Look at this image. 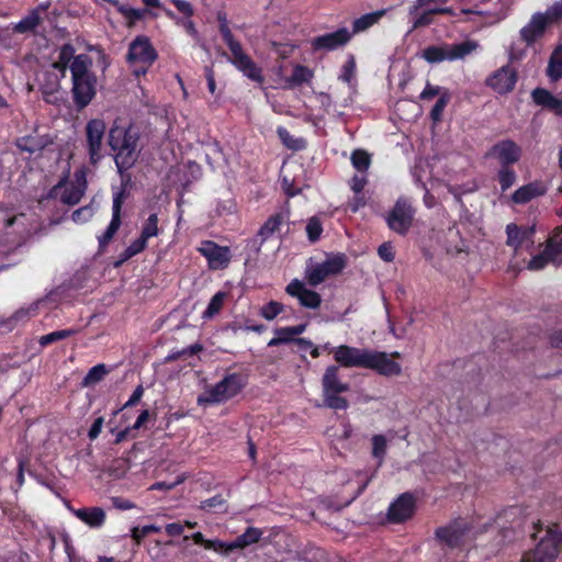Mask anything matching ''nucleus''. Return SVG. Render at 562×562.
Returning <instances> with one entry per match:
<instances>
[{
  "mask_svg": "<svg viewBox=\"0 0 562 562\" xmlns=\"http://www.w3.org/2000/svg\"><path fill=\"white\" fill-rule=\"evenodd\" d=\"M92 58L79 54L70 65L72 100L78 111L90 104L97 92V77L91 71Z\"/></svg>",
  "mask_w": 562,
  "mask_h": 562,
  "instance_id": "obj_1",
  "label": "nucleus"
},
{
  "mask_svg": "<svg viewBox=\"0 0 562 562\" xmlns=\"http://www.w3.org/2000/svg\"><path fill=\"white\" fill-rule=\"evenodd\" d=\"M137 133L131 127L114 125L109 135V144L115 153L114 160L120 172L131 168L137 160Z\"/></svg>",
  "mask_w": 562,
  "mask_h": 562,
  "instance_id": "obj_2",
  "label": "nucleus"
},
{
  "mask_svg": "<svg viewBox=\"0 0 562 562\" xmlns=\"http://www.w3.org/2000/svg\"><path fill=\"white\" fill-rule=\"evenodd\" d=\"M87 190V172L83 167L74 172V179L63 177L47 193V199L59 200L63 204L72 206L80 202Z\"/></svg>",
  "mask_w": 562,
  "mask_h": 562,
  "instance_id": "obj_3",
  "label": "nucleus"
},
{
  "mask_svg": "<svg viewBox=\"0 0 562 562\" xmlns=\"http://www.w3.org/2000/svg\"><path fill=\"white\" fill-rule=\"evenodd\" d=\"M220 31L232 53L231 63L241 71L247 78L258 83H263L261 69L252 61V59L244 52L240 43L236 41L227 25V20L220 25Z\"/></svg>",
  "mask_w": 562,
  "mask_h": 562,
  "instance_id": "obj_4",
  "label": "nucleus"
},
{
  "mask_svg": "<svg viewBox=\"0 0 562 562\" xmlns=\"http://www.w3.org/2000/svg\"><path fill=\"white\" fill-rule=\"evenodd\" d=\"M479 48V43L472 40L457 44H439L426 47L422 57L430 64L456 61L471 55Z\"/></svg>",
  "mask_w": 562,
  "mask_h": 562,
  "instance_id": "obj_5",
  "label": "nucleus"
},
{
  "mask_svg": "<svg viewBox=\"0 0 562 562\" xmlns=\"http://www.w3.org/2000/svg\"><path fill=\"white\" fill-rule=\"evenodd\" d=\"M244 383L237 373L228 374L218 383L207 387L203 394L198 397L199 405H214L224 403L236 396L243 389Z\"/></svg>",
  "mask_w": 562,
  "mask_h": 562,
  "instance_id": "obj_6",
  "label": "nucleus"
},
{
  "mask_svg": "<svg viewBox=\"0 0 562 562\" xmlns=\"http://www.w3.org/2000/svg\"><path fill=\"white\" fill-rule=\"evenodd\" d=\"M156 59L157 52L148 37L137 36L130 44L127 60L132 66H135L133 74L136 77L145 75Z\"/></svg>",
  "mask_w": 562,
  "mask_h": 562,
  "instance_id": "obj_7",
  "label": "nucleus"
},
{
  "mask_svg": "<svg viewBox=\"0 0 562 562\" xmlns=\"http://www.w3.org/2000/svg\"><path fill=\"white\" fill-rule=\"evenodd\" d=\"M346 266V257L341 254L328 257L322 263L311 265L305 270L308 284L316 286L327 277L339 273Z\"/></svg>",
  "mask_w": 562,
  "mask_h": 562,
  "instance_id": "obj_8",
  "label": "nucleus"
},
{
  "mask_svg": "<svg viewBox=\"0 0 562 562\" xmlns=\"http://www.w3.org/2000/svg\"><path fill=\"white\" fill-rule=\"evenodd\" d=\"M414 215L415 210L411 202L406 199H398L385 220L390 229L400 235H405L412 226Z\"/></svg>",
  "mask_w": 562,
  "mask_h": 562,
  "instance_id": "obj_9",
  "label": "nucleus"
},
{
  "mask_svg": "<svg viewBox=\"0 0 562 562\" xmlns=\"http://www.w3.org/2000/svg\"><path fill=\"white\" fill-rule=\"evenodd\" d=\"M158 227V215L153 213L148 216V218L144 222L142 226L140 235L137 239H135L121 255L120 260L114 262L115 267L121 266L124 261L128 260L133 256L142 252L146 246L147 241L151 237H156L159 235Z\"/></svg>",
  "mask_w": 562,
  "mask_h": 562,
  "instance_id": "obj_10",
  "label": "nucleus"
},
{
  "mask_svg": "<svg viewBox=\"0 0 562 562\" xmlns=\"http://www.w3.org/2000/svg\"><path fill=\"white\" fill-rule=\"evenodd\" d=\"M472 527L467 519L459 518L447 526L439 527L436 530L437 540L450 548L462 544L470 536Z\"/></svg>",
  "mask_w": 562,
  "mask_h": 562,
  "instance_id": "obj_11",
  "label": "nucleus"
},
{
  "mask_svg": "<svg viewBox=\"0 0 562 562\" xmlns=\"http://www.w3.org/2000/svg\"><path fill=\"white\" fill-rule=\"evenodd\" d=\"M401 353L398 351H394L391 355L370 350L367 357V363L364 369H370L376 371L379 374L384 376H397L402 374V367L398 362L394 361L392 358H400Z\"/></svg>",
  "mask_w": 562,
  "mask_h": 562,
  "instance_id": "obj_12",
  "label": "nucleus"
},
{
  "mask_svg": "<svg viewBox=\"0 0 562 562\" xmlns=\"http://www.w3.org/2000/svg\"><path fill=\"white\" fill-rule=\"evenodd\" d=\"M198 251L207 260L211 270H223L228 267L232 254L228 246H220L213 240H203Z\"/></svg>",
  "mask_w": 562,
  "mask_h": 562,
  "instance_id": "obj_13",
  "label": "nucleus"
},
{
  "mask_svg": "<svg viewBox=\"0 0 562 562\" xmlns=\"http://www.w3.org/2000/svg\"><path fill=\"white\" fill-rule=\"evenodd\" d=\"M325 349H329L336 362L345 368H366L369 349L356 348L348 345L329 348L328 344L325 345Z\"/></svg>",
  "mask_w": 562,
  "mask_h": 562,
  "instance_id": "obj_14",
  "label": "nucleus"
},
{
  "mask_svg": "<svg viewBox=\"0 0 562 562\" xmlns=\"http://www.w3.org/2000/svg\"><path fill=\"white\" fill-rule=\"evenodd\" d=\"M105 134V122L99 119L90 120L86 125L88 154L91 165H95L103 158L102 139Z\"/></svg>",
  "mask_w": 562,
  "mask_h": 562,
  "instance_id": "obj_15",
  "label": "nucleus"
},
{
  "mask_svg": "<svg viewBox=\"0 0 562 562\" xmlns=\"http://www.w3.org/2000/svg\"><path fill=\"white\" fill-rule=\"evenodd\" d=\"M517 80V70L510 65H505L493 71L485 79V85L498 94H507L514 90Z\"/></svg>",
  "mask_w": 562,
  "mask_h": 562,
  "instance_id": "obj_16",
  "label": "nucleus"
},
{
  "mask_svg": "<svg viewBox=\"0 0 562 562\" xmlns=\"http://www.w3.org/2000/svg\"><path fill=\"white\" fill-rule=\"evenodd\" d=\"M558 536L551 530L540 540L535 550L526 553L522 562H554L558 554Z\"/></svg>",
  "mask_w": 562,
  "mask_h": 562,
  "instance_id": "obj_17",
  "label": "nucleus"
},
{
  "mask_svg": "<svg viewBox=\"0 0 562 562\" xmlns=\"http://www.w3.org/2000/svg\"><path fill=\"white\" fill-rule=\"evenodd\" d=\"M416 499L411 493L401 494L391 503L386 514V520L391 524H401L414 516Z\"/></svg>",
  "mask_w": 562,
  "mask_h": 562,
  "instance_id": "obj_18",
  "label": "nucleus"
},
{
  "mask_svg": "<svg viewBox=\"0 0 562 562\" xmlns=\"http://www.w3.org/2000/svg\"><path fill=\"white\" fill-rule=\"evenodd\" d=\"M562 254V238L554 237L551 238L544 250L532 257L531 260L528 262L527 268L529 270H541L543 269L549 262H553L554 265H561V260L559 259V256Z\"/></svg>",
  "mask_w": 562,
  "mask_h": 562,
  "instance_id": "obj_19",
  "label": "nucleus"
},
{
  "mask_svg": "<svg viewBox=\"0 0 562 562\" xmlns=\"http://www.w3.org/2000/svg\"><path fill=\"white\" fill-rule=\"evenodd\" d=\"M285 293L297 299L299 303L306 308L315 310L322 304L321 295L305 286L304 282L293 279L285 288Z\"/></svg>",
  "mask_w": 562,
  "mask_h": 562,
  "instance_id": "obj_20",
  "label": "nucleus"
},
{
  "mask_svg": "<svg viewBox=\"0 0 562 562\" xmlns=\"http://www.w3.org/2000/svg\"><path fill=\"white\" fill-rule=\"evenodd\" d=\"M60 77L54 70H44L37 77L38 88L43 100L48 104H59Z\"/></svg>",
  "mask_w": 562,
  "mask_h": 562,
  "instance_id": "obj_21",
  "label": "nucleus"
},
{
  "mask_svg": "<svg viewBox=\"0 0 562 562\" xmlns=\"http://www.w3.org/2000/svg\"><path fill=\"white\" fill-rule=\"evenodd\" d=\"M350 38V32L346 27H342L313 38L312 47L315 50H334L346 45Z\"/></svg>",
  "mask_w": 562,
  "mask_h": 562,
  "instance_id": "obj_22",
  "label": "nucleus"
},
{
  "mask_svg": "<svg viewBox=\"0 0 562 562\" xmlns=\"http://www.w3.org/2000/svg\"><path fill=\"white\" fill-rule=\"evenodd\" d=\"M549 23H552V22L550 21V19L546 14V12L544 13H540V12L535 13L531 16L529 23L520 30L521 38L527 44L533 43L538 37H540L543 34V32Z\"/></svg>",
  "mask_w": 562,
  "mask_h": 562,
  "instance_id": "obj_23",
  "label": "nucleus"
},
{
  "mask_svg": "<svg viewBox=\"0 0 562 562\" xmlns=\"http://www.w3.org/2000/svg\"><path fill=\"white\" fill-rule=\"evenodd\" d=\"M491 154L504 166L515 164L520 159L521 148L513 140H503L494 145Z\"/></svg>",
  "mask_w": 562,
  "mask_h": 562,
  "instance_id": "obj_24",
  "label": "nucleus"
},
{
  "mask_svg": "<svg viewBox=\"0 0 562 562\" xmlns=\"http://www.w3.org/2000/svg\"><path fill=\"white\" fill-rule=\"evenodd\" d=\"M323 394L345 393L349 391V385L341 382L338 375V368L329 366L326 368L322 379Z\"/></svg>",
  "mask_w": 562,
  "mask_h": 562,
  "instance_id": "obj_25",
  "label": "nucleus"
},
{
  "mask_svg": "<svg viewBox=\"0 0 562 562\" xmlns=\"http://www.w3.org/2000/svg\"><path fill=\"white\" fill-rule=\"evenodd\" d=\"M72 513L90 528H99L105 520V512L101 507H82L72 509Z\"/></svg>",
  "mask_w": 562,
  "mask_h": 562,
  "instance_id": "obj_26",
  "label": "nucleus"
},
{
  "mask_svg": "<svg viewBox=\"0 0 562 562\" xmlns=\"http://www.w3.org/2000/svg\"><path fill=\"white\" fill-rule=\"evenodd\" d=\"M536 104L549 109L557 115L562 116V100L554 97L550 91L537 88L531 93Z\"/></svg>",
  "mask_w": 562,
  "mask_h": 562,
  "instance_id": "obj_27",
  "label": "nucleus"
},
{
  "mask_svg": "<svg viewBox=\"0 0 562 562\" xmlns=\"http://www.w3.org/2000/svg\"><path fill=\"white\" fill-rule=\"evenodd\" d=\"M389 9H381L374 12L366 13L352 22L351 36L368 31L370 27L378 24L381 19L387 13Z\"/></svg>",
  "mask_w": 562,
  "mask_h": 562,
  "instance_id": "obj_28",
  "label": "nucleus"
},
{
  "mask_svg": "<svg viewBox=\"0 0 562 562\" xmlns=\"http://www.w3.org/2000/svg\"><path fill=\"white\" fill-rule=\"evenodd\" d=\"M314 78V71L303 65H295L292 75L284 79L288 88H295L308 83Z\"/></svg>",
  "mask_w": 562,
  "mask_h": 562,
  "instance_id": "obj_29",
  "label": "nucleus"
},
{
  "mask_svg": "<svg viewBox=\"0 0 562 562\" xmlns=\"http://www.w3.org/2000/svg\"><path fill=\"white\" fill-rule=\"evenodd\" d=\"M262 535L263 532L261 529L256 527H248L243 535L231 542L229 548L234 550L244 549L248 546L257 543L261 539Z\"/></svg>",
  "mask_w": 562,
  "mask_h": 562,
  "instance_id": "obj_30",
  "label": "nucleus"
},
{
  "mask_svg": "<svg viewBox=\"0 0 562 562\" xmlns=\"http://www.w3.org/2000/svg\"><path fill=\"white\" fill-rule=\"evenodd\" d=\"M125 200V191L121 190L114 194L112 207V221L108 227V239L119 229L121 225V207Z\"/></svg>",
  "mask_w": 562,
  "mask_h": 562,
  "instance_id": "obj_31",
  "label": "nucleus"
},
{
  "mask_svg": "<svg viewBox=\"0 0 562 562\" xmlns=\"http://www.w3.org/2000/svg\"><path fill=\"white\" fill-rule=\"evenodd\" d=\"M547 75L551 81H558L562 78V46L558 47L552 53L547 68Z\"/></svg>",
  "mask_w": 562,
  "mask_h": 562,
  "instance_id": "obj_32",
  "label": "nucleus"
},
{
  "mask_svg": "<svg viewBox=\"0 0 562 562\" xmlns=\"http://www.w3.org/2000/svg\"><path fill=\"white\" fill-rule=\"evenodd\" d=\"M282 223L283 216L281 214H274L268 217V220L263 223L258 233L259 236L261 237V240L265 241L272 237V235L280 229Z\"/></svg>",
  "mask_w": 562,
  "mask_h": 562,
  "instance_id": "obj_33",
  "label": "nucleus"
},
{
  "mask_svg": "<svg viewBox=\"0 0 562 562\" xmlns=\"http://www.w3.org/2000/svg\"><path fill=\"white\" fill-rule=\"evenodd\" d=\"M532 232L533 229L521 232L517 225L509 224L506 227L507 244L517 249L525 239H528L531 236Z\"/></svg>",
  "mask_w": 562,
  "mask_h": 562,
  "instance_id": "obj_34",
  "label": "nucleus"
},
{
  "mask_svg": "<svg viewBox=\"0 0 562 562\" xmlns=\"http://www.w3.org/2000/svg\"><path fill=\"white\" fill-rule=\"evenodd\" d=\"M41 22L38 10H32L26 16L19 21L13 30L16 33L23 34L33 31Z\"/></svg>",
  "mask_w": 562,
  "mask_h": 562,
  "instance_id": "obj_35",
  "label": "nucleus"
},
{
  "mask_svg": "<svg viewBox=\"0 0 562 562\" xmlns=\"http://www.w3.org/2000/svg\"><path fill=\"white\" fill-rule=\"evenodd\" d=\"M77 333H78V329H75V328H66V329L55 330L49 334L43 335L40 338L38 344L41 345V347H46V346L57 342L59 340L67 339L71 336L76 335Z\"/></svg>",
  "mask_w": 562,
  "mask_h": 562,
  "instance_id": "obj_36",
  "label": "nucleus"
},
{
  "mask_svg": "<svg viewBox=\"0 0 562 562\" xmlns=\"http://www.w3.org/2000/svg\"><path fill=\"white\" fill-rule=\"evenodd\" d=\"M540 194L541 191L538 189V187L530 183L516 190L513 194V201L515 203H527Z\"/></svg>",
  "mask_w": 562,
  "mask_h": 562,
  "instance_id": "obj_37",
  "label": "nucleus"
},
{
  "mask_svg": "<svg viewBox=\"0 0 562 562\" xmlns=\"http://www.w3.org/2000/svg\"><path fill=\"white\" fill-rule=\"evenodd\" d=\"M104 376H105V363H99V364L92 367L88 371V373L86 374V376L83 378V380L81 382V385L83 387L92 386V385L97 384L98 382L102 381Z\"/></svg>",
  "mask_w": 562,
  "mask_h": 562,
  "instance_id": "obj_38",
  "label": "nucleus"
},
{
  "mask_svg": "<svg viewBox=\"0 0 562 562\" xmlns=\"http://www.w3.org/2000/svg\"><path fill=\"white\" fill-rule=\"evenodd\" d=\"M372 456L378 459L379 464H382L386 454L387 440L383 435H374L371 438Z\"/></svg>",
  "mask_w": 562,
  "mask_h": 562,
  "instance_id": "obj_39",
  "label": "nucleus"
},
{
  "mask_svg": "<svg viewBox=\"0 0 562 562\" xmlns=\"http://www.w3.org/2000/svg\"><path fill=\"white\" fill-rule=\"evenodd\" d=\"M277 133H278V136L280 137L282 144L285 147L293 149V150H300L305 147V142L303 139L294 138L290 134V132L284 127H282V126L278 127Z\"/></svg>",
  "mask_w": 562,
  "mask_h": 562,
  "instance_id": "obj_40",
  "label": "nucleus"
},
{
  "mask_svg": "<svg viewBox=\"0 0 562 562\" xmlns=\"http://www.w3.org/2000/svg\"><path fill=\"white\" fill-rule=\"evenodd\" d=\"M226 299V293L217 292L210 301L206 310L203 313V318L210 319L220 313Z\"/></svg>",
  "mask_w": 562,
  "mask_h": 562,
  "instance_id": "obj_41",
  "label": "nucleus"
},
{
  "mask_svg": "<svg viewBox=\"0 0 562 562\" xmlns=\"http://www.w3.org/2000/svg\"><path fill=\"white\" fill-rule=\"evenodd\" d=\"M352 166L360 172H366L371 164L370 156L364 150H355L351 155Z\"/></svg>",
  "mask_w": 562,
  "mask_h": 562,
  "instance_id": "obj_42",
  "label": "nucleus"
},
{
  "mask_svg": "<svg viewBox=\"0 0 562 562\" xmlns=\"http://www.w3.org/2000/svg\"><path fill=\"white\" fill-rule=\"evenodd\" d=\"M339 394L340 393L323 394L325 406L333 409H347L349 406L348 401L345 397L339 396Z\"/></svg>",
  "mask_w": 562,
  "mask_h": 562,
  "instance_id": "obj_43",
  "label": "nucleus"
},
{
  "mask_svg": "<svg viewBox=\"0 0 562 562\" xmlns=\"http://www.w3.org/2000/svg\"><path fill=\"white\" fill-rule=\"evenodd\" d=\"M305 330V325H296L278 328L276 335H278L283 344L290 342L297 335H301Z\"/></svg>",
  "mask_w": 562,
  "mask_h": 562,
  "instance_id": "obj_44",
  "label": "nucleus"
},
{
  "mask_svg": "<svg viewBox=\"0 0 562 562\" xmlns=\"http://www.w3.org/2000/svg\"><path fill=\"white\" fill-rule=\"evenodd\" d=\"M284 310L283 304L277 301H270L260 308V315L267 319L272 321Z\"/></svg>",
  "mask_w": 562,
  "mask_h": 562,
  "instance_id": "obj_45",
  "label": "nucleus"
},
{
  "mask_svg": "<svg viewBox=\"0 0 562 562\" xmlns=\"http://www.w3.org/2000/svg\"><path fill=\"white\" fill-rule=\"evenodd\" d=\"M94 214L93 202L76 210L71 217L75 223L83 224L88 222Z\"/></svg>",
  "mask_w": 562,
  "mask_h": 562,
  "instance_id": "obj_46",
  "label": "nucleus"
},
{
  "mask_svg": "<svg viewBox=\"0 0 562 562\" xmlns=\"http://www.w3.org/2000/svg\"><path fill=\"white\" fill-rule=\"evenodd\" d=\"M448 102H449V94L447 92L443 93L437 100L436 104L434 105V108L430 112V116L435 122H438L441 120L442 112H443L445 108L447 106Z\"/></svg>",
  "mask_w": 562,
  "mask_h": 562,
  "instance_id": "obj_47",
  "label": "nucleus"
},
{
  "mask_svg": "<svg viewBox=\"0 0 562 562\" xmlns=\"http://www.w3.org/2000/svg\"><path fill=\"white\" fill-rule=\"evenodd\" d=\"M75 53V47L70 43H66L59 48L58 60L71 65L78 56Z\"/></svg>",
  "mask_w": 562,
  "mask_h": 562,
  "instance_id": "obj_48",
  "label": "nucleus"
},
{
  "mask_svg": "<svg viewBox=\"0 0 562 562\" xmlns=\"http://www.w3.org/2000/svg\"><path fill=\"white\" fill-rule=\"evenodd\" d=\"M158 531H160V527L155 525H147L142 528L135 527L132 529V537L137 543H139L150 532Z\"/></svg>",
  "mask_w": 562,
  "mask_h": 562,
  "instance_id": "obj_49",
  "label": "nucleus"
},
{
  "mask_svg": "<svg viewBox=\"0 0 562 562\" xmlns=\"http://www.w3.org/2000/svg\"><path fill=\"white\" fill-rule=\"evenodd\" d=\"M322 225L318 220L311 218L306 225V233L311 241H316L322 234Z\"/></svg>",
  "mask_w": 562,
  "mask_h": 562,
  "instance_id": "obj_50",
  "label": "nucleus"
},
{
  "mask_svg": "<svg viewBox=\"0 0 562 562\" xmlns=\"http://www.w3.org/2000/svg\"><path fill=\"white\" fill-rule=\"evenodd\" d=\"M516 180V175L514 171L504 168L499 171V183L502 187V190L505 191L508 188H510Z\"/></svg>",
  "mask_w": 562,
  "mask_h": 562,
  "instance_id": "obj_51",
  "label": "nucleus"
},
{
  "mask_svg": "<svg viewBox=\"0 0 562 562\" xmlns=\"http://www.w3.org/2000/svg\"><path fill=\"white\" fill-rule=\"evenodd\" d=\"M356 70V63L353 58H349L342 66L341 74L339 76V79L345 82H350Z\"/></svg>",
  "mask_w": 562,
  "mask_h": 562,
  "instance_id": "obj_52",
  "label": "nucleus"
},
{
  "mask_svg": "<svg viewBox=\"0 0 562 562\" xmlns=\"http://www.w3.org/2000/svg\"><path fill=\"white\" fill-rule=\"evenodd\" d=\"M448 11H449L448 9H443V8L428 10L427 12H425L424 14H422L419 18H417L415 20L414 27L424 26V25L429 24L431 22L430 16L434 13H447Z\"/></svg>",
  "mask_w": 562,
  "mask_h": 562,
  "instance_id": "obj_53",
  "label": "nucleus"
},
{
  "mask_svg": "<svg viewBox=\"0 0 562 562\" xmlns=\"http://www.w3.org/2000/svg\"><path fill=\"white\" fill-rule=\"evenodd\" d=\"M231 542H224L221 540H207L205 543V549L213 550L215 552H225L228 553L231 551H234V549H231Z\"/></svg>",
  "mask_w": 562,
  "mask_h": 562,
  "instance_id": "obj_54",
  "label": "nucleus"
},
{
  "mask_svg": "<svg viewBox=\"0 0 562 562\" xmlns=\"http://www.w3.org/2000/svg\"><path fill=\"white\" fill-rule=\"evenodd\" d=\"M124 18L127 21V26L131 27L136 21L140 20L145 11H139L131 8L121 9Z\"/></svg>",
  "mask_w": 562,
  "mask_h": 562,
  "instance_id": "obj_55",
  "label": "nucleus"
},
{
  "mask_svg": "<svg viewBox=\"0 0 562 562\" xmlns=\"http://www.w3.org/2000/svg\"><path fill=\"white\" fill-rule=\"evenodd\" d=\"M379 257L385 262H392L395 258L391 243H383L378 248Z\"/></svg>",
  "mask_w": 562,
  "mask_h": 562,
  "instance_id": "obj_56",
  "label": "nucleus"
},
{
  "mask_svg": "<svg viewBox=\"0 0 562 562\" xmlns=\"http://www.w3.org/2000/svg\"><path fill=\"white\" fill-rule=\"evenodd\" d=\"M367 182H368V180H367L366 176H363V175H361V176L356 175L350 180V188L355 192V194H359L364 189Z\"/></svg>",
  "mask_w": 562,
  "mask_h": 562,
  "instance_id": "obj_57",
  "label": "nucleus"
},
{
  "mask_svg": "<svg viewBox=\"0 0 562 562\" xmlns=\"http://www.w3.org/2000/svg\"><path fill=\"white\" fill-rule=\"evenodd\" d=\"M186 477L183 475H179L176 481L167 483V482H157L153 484L149 490H162V491H169L175 488L177 485L181 484Z\"/></svg>",
  "mask_w": 562,
  "mask_h": 562,
  "instance_id": "obj_58",
  "label": "nucleus"
},
{
  "mask_svg": "<svg viewBox=\"0 0 562 562\" xmlns=\"http://www.w3.org/2000/svg\"><path fill=\"white\" fill-rule=\"evenodd\" d=\"M546 14L548 15L551 22H555L562 19V0L555 2L550 8H548Z\"/></svg>",
  "mask_w": 562,
  "mask_h": 562,
  "instance_id": "obj_59",
  "label": "nucleus"
},
{
  "mask_svg": "<svg viewBox=\"0 0 562 562\" xmlns=\"http://www.w3.org/2000/svg\"><path fill=\"white\" fill-rule=\"evenodd\" d=\"M179 12L184 14L187 18H191L194 13L193 7L186 0H171Z\"/></svg>",
  "mask_w": 562,
  "mask_h": 562,
  "instance_id": "obj_60",
  "label": "nucleus"
},
{
  "mask_svg": "<svg viewBox=\"0 0 562 562\" xmlns=\"http://www.w3.org/2000/svg\"><path fill=\"white\" fill-rule=\"evenodd\" d=\"M103 416H99L94 419L88 432V437L90 440L95 439L101 434L103 428Z\"/></svg>",
  "mask_w": 562,
  "mask_h": 562,
  "instance_id": "obj_61",
  "label": "nucleus"
},
{
  "mask_svg": "<svg viewBox=\"0 0 562 562\" xmlns=\"http://www.w3.org/2000/svg\"><path fill=\"white\" fill-rule=\"evenodd\" d=\"M439 93H440V87L427 83L419 97L423 100H429V99H432L434 97L438 95Z\"/></svg>",
  "mask_w": 562,
  "mask_h": 562,
  "instance_id": "obj_62",
  "label": "nucleus"
},
{
  "mask_svg": "<svg viewBox=\"0 0 562 562\" xmlns=\"http://www.w3.org/2000/svg\"><path fill=\"white\" fill-rule=\"evenodd\" d=\"M70 70V65L63 63L60 60H56L50 65V68L48 70H54L58 74V77L60 79H64L66 77L67 70Z\"/></svg>",
  "mask_w": 562,
  "mask_h": 562,
  "instance_id": "obj_63",
  "label": "nucleus"
},
{
  "mask_svg": "<svg viewBox=\"0 0 562 562\" xmlns=\"http://www.w3.org/2000/svg\"><path fill=\"white\" fill-rule=\"evenodd\" d=\"M177 24L183 26L184 30L187 31V33L189 35H191L192 37L198 36V31L195 29V25H194L193 21L190 20V18L186 19V20L177 19Z\"/></svg>",
  "mask_w": 562,
  "mask_h": 562,
  "instance_id": "obj_64",
  "label": "nucleus"
}]
</instances>
